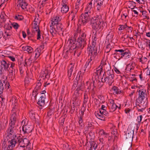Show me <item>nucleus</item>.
<instances>
[{
  "label": "nucleus",
  "instance_id": "1",
  "mask_svg": "<svg viewBox=\"0 0 150 150\" xmlns=\"http://www.w3.org/2000/svg\"><path fill=\"white\" fill-rule=\"evenodd\" d=\"M88 38L87 32L86 31L81 32L76 40V35H75L73 38L69 39V46L70 47L67 52L73 53L74 56L76 54L79 57L81 54L82 50L86 44V41Z\"/></svg>",
  "mask_w": 150,
  "mask_h": 150
},
{
  "label": "nucleus",
  "instance_id": "2",
  "mask_svg": "<svg viewBox=\"0 0 150 150\" xmlns=\"http://www.w3.org/2000/svg\"><path fill=\"white\" fill-rule=\"evenodd\" d=\"M103 24V22L100 15H97L96 17L93 18L91 22L93 33H94V31H101L104 28Z\"/></svg>",
  "mask_w": 150,
  "mask_h": 150
},
{
  "label": "nucleus",
  "instance_id": "3",
  "mask_svg": "<svg viewBox=\"0 0 150 150\" xmlns=\"http://www.w3.org/2000/svg\"><path fill=\"white\" fill-rule=\"evenodd\" d=\"M17 142L18 144V145L20 147H26L27 150H30L31 149V148L30 146L31 144L29 140L26 138L24 139H22L21 137L19 136L17 137Z\"/></svg>",
  "mask_w": 150,
  "mask_h": 150
},
{
  "label": "nucleus",
  "instance_id": "4",
  "mask_svg": "<svg viewBox=\"0 0 150 150\" xmlns=\"http://www.w3.org/2000/svg\"><path fill=\"white\" fill-rule=\"evenodd\" d=\"M114 74L112 72L108 74H103L101 78V81L103 83H106L109 86H110L114 81Z\"/></svg>",
  "mask_w": 150,
  "mask_h": 150
},
{
  "label": "nucleus",
  "instance_id": "5",
  "mask_svg": "<svg viewBox=\"0 0 150 150\" xmlns=\"http://www.w3.org/2000/svg\"><path fill=\"white\" fill-rule=\"evenodd\" d=\"M96 45V42L95 41H93L92 45L90 46L89 48V54H91L92 58H94L95 56H97L99 52V50H98Z\"/></svg>",
  "mask_w": 150,
  "mask_h": 150
},
{
  "label": "nucleus",
  "instance_id": "6",
  "mask_svg": "<svg viewBox=\"0 0 150 150\" xmlns=\"http://www.w3.org/2000/svg\"><path fill=\"white\" fill-rule=\"evenodd\" d=\"M134 126H131L129 127L126 133V138L127 142H132L134 134Z\"/></svg>",
  "mask_w": 150,
  "mask_h": 150
},
{
  "label": "nucleus",
  "instance_id": "7",
  "mask_svg": "<svg viewBox=\"0 0 150 150\" xmlns=\"http://www.w3.org/2000/svg\"><path fill=\"white\" fill-rule=\"evenodd\" d=\"M101 66H102V68L104 69L105 71L103 74H108L112 73H114L113 71L112 70H111V68L109 63L106 60L104 61L102 60L101 64Z\"/></svg>",
  "mask_w": 150,
  "mask_h": 150
},
{
  "label": "nucleus",
  "instance_id": "8",
  "mask_svg": "<svg viewBox=\"0 0 150 150\" xmlns=\"http://www.w3.org/2000/svg\"><path fill=\"white\" fill-rule=\"evenodd\" d=\"M88 10H86L84 13H82L79 17V21L82 23L83 25H85L89 21V13H90Z\"/></svg>",
  "mask_w": 150,
  "mask_h": 150
},
{
  "label": "nucleus",
  "instance_id": "9",
  "mask_svg": "<svg viewBox=\"0 0 150 150\" xmlns=\"http://www.w3.org/2000/svg\"><path fill=\"white\" fill-rule=\"evenodd\" d=\"M139 97L136 100V102L139 103H141L142 101L145 98L147 95L146 91L145 89H143L139 90L138 91Z\"/></svg>",
  "mask_w": 150,
  "mask_h": 150
},
{
  "label": "nucleus",
  "instance_id": "10",
  "mask_svg": "<svg viewBox=\"0 0 150 150\" xmlns=\"http://www.w3.org/2000/svg\"><path fill=\"white\" fill-rule=\"evenodd\" d=\"M9 83L5 80H0V94H2L3 92L9 88Z\"/></svg>",
  "mask_w": 150,
  "mask_h": 150
},
{
  "label": "nucleus",
  "instance_id": "11",
  "mask_svg": "<svg viewBox=\"0 0 150 150\" xmlns=\"http://www.w3.org/2000/svg\"><path fill=\"white\" fill-rule=\"evenodd\" d=\"M11 140H8L6 142L8 150H13L16 144L18 143L17 138L13 139H9Z\"/></svg>",
  "mask_w": 150,
  "mask_h": 150
},
{
  "label": "nucleus",
  "instance_id": "12",
  "mask_svg": "<svg viewBox=\"0 0 150 150\" xmlns=\"http://www.w3.org/2000/svg\"><path fill=\"white\" fill-rule=\"evenodd\" d=\"M16 132L13 131H10L9 130H7L4 135V141L5 142H7L9 139H13L17 138Z\"/></svg>",
  "mask_w": 150,
  "mask_h": 150
},
{
  "label": "nucleus",
  "instance_id": "13",
  "mask_svg": "<svg viewBox=\"0 0 150 150\" xmlns=\"http://www.w3.org/2000/svg\"><path fill=\"white\" fill-rule=\"evenodd\" d=\"M15 63L11 62L10 67L6 71H8V75L11 76V79L13 80L15 75L16 69Z\"/></svg>",
  "mask_w": 150,
  "mask_h": 150
},
{
  "label": "nucleus",
  "instance_id": "14",
  "mask_svg": "<svg viewBox=\"0 0 150 150\" xmlns=\"http://www.w3.org/2000/svg\"><path fill=\"white\" fill-rule=\"evenodd\" d=\"M90 56V59H88V61L86 62V64L84 66L85 69H84V72H83V73H84L86 70L88 71L91 67V65L93 64V60L97 56L94 57V58H92L91 54H89Z\"/></svg>",
  "mask_w": 150,
  "mask_h": 150
},
{
  "label": "nucleus",
  "instance_id": "15",
  "mask_svg": "<svg viewBox=\"0 0 150 150\" xmlns=\"http://www.w3.org/2000/svg\"><path fill=\"white\" fill-rule=\"evenodd\" d=\"M125 49L116 50H115V52L114 55V57L118 60L123 57V54H124Z\"/></svg>",
  "mask_w": 150,
  "mask_h": 150
},
{
  "label": "nucleus",
  "instance_id": "16",
  "mask_svg": "<svg viewBox=\"0 0 150 150\" xmlns=\"http://www.w3.org/2000/svg\"><path fill=\"white\" fill-rule=\"evenodd\" d=\"M52 26H53L54 27V28H56V30L57 33H58L61 34V33L62 34H63L64 29L63 28V26L61 23H54Z\"/></svg>",
  "mask_w": 150,
  "mask_h": 150
},
{
  "label": "nucleus",
  "instance_id": "17",
  "mask_svg": "<svg viewBox=\"0 0 150 150\" xmlns=\"http://www.w3.org/2000/svg\"><path fill=\"white\" fill-rule=\"evenodd\" d=\"M11 62H10L6 59L0 60V64L3 67L5 71H6L10 67Z\"/></svg>",
  "mask_w": 150,
  "mask_h": 150
},
{
  "label": "nucleus",
  "instance_id": "18",
  "mask_svg": "<svg viewBox=\"0 0 150 150\" xmlns=\"http://www.w3.org/2000/svg\"><path fill=\"white\" fill-rule=\"evenodd\" d=\"M34 21V22L32 24V28L35 30V31L37 32V39L39 40L40 38V31L38 26L37 25V22L35 20Z\"/></svg>",
  "mask_w": 150,
  "mask_h": 150
},
{
  "label": "nucleus",
  "instance_id": "19",
  "mask_svg": "<svg viewBox=\"0 0 150 150\" xmlns=\"http://www.w3.org/2000/svg\"><path fill=\"white\" fill-rule=\"evenodd\" d=\"M109 101L110 105L109 106L110 112H113L114 111L116 110L117 108H118L119 109H120V107H118V106L115 103L114 100L110 99Z\"/></svg>",
  "mask_w": 150,
  "mask_h": 150
},
{
  "label": "nucleus",
  "instance_id": "20",
  "mask_svg": "<svg viewBox=\"0 0 150 150\" xmlns=\"http://www.w3.org/2000/svg\"><path fill=\"white\" fill-rule=\"evenodd\" d=\"M46 95L45 94H43L39 98L38 101L37 103L39 106L43 107L45 104V99H46Z\"/></svg>",
  "mask_w": 150,
  "mask_h": 150
},
{
  "label": "nucleus",
  "instance_id": "21",
  "mask_svg": "<svg viewBox=\"0 0 150 150\" xmlns=\"http://www.w3.org/2000/svg\"><path fill=\"white\" fill-rule=\"evenodd\" d=\"M26 0H18L17 2V6L21 7L23 9L27 8L28 4L25 1Z\"/></svg>",
  "mask_w": 150,
  "mask_h": 150
},
{
  "label": "nucleus",
  "instance_id": "22",
  "mask_svg": "<svg viewBox=\"0 0 150 150\" xmlns=\"http://www.w3.org/2000/svg\"><path fill=\"white\" fill-rule=\"evenodd\" d=\"M14 102H12V104H13V108L12 110V113L16 114L19 115V110L17 105V100L15 99L14 101Z\"/></svg>",
  "mask_w": 150,
  "mask_h": 150
},
{
  "label": "nucleus",
  "instance_id": "23",
  "mask_svg": "<svg viewBox=\"0 0 150 150\" xmlns=\"http://www.w3.org/2000/svg\"><path fill=\"white\" fill-rule=\"evenodd\" d=\"M74 68V64L71 63L70 64L68 68V76L69 79H71V77L72 75V72L73 69Z\"/></svg>",
  "mask_w": 150,
  "mask_h": 150
},
{
  "label": "nucleus",
  "instance_id": "24",
  "mask_svg": "<svg viewBox=\"0 0 150 150\" xmlns=\"http://www.w3.org/2000/svg\"><path fill=\"white\" fill-rule=\"evenodd\" d=\"M22 130L24 134H28L31 133L32 131L33 128L31 126L29 125L25 126L22 127Z\"/></svg>",
  "mask_w": 150,
  "mask_h": 150
},
{
  "label": "nucleus",
  "instance_id": "25",
  "mask_svg": "<svg viewBox=\"0 0 150 150\" xmlns=\"http://www.w3.org/2000/svg\"><path fill=\"white\" fill-rule=\"evenodd\" d=\"M18 118L19 115L12 113L10 120V122L15 124Z\"/></svg>",
  "mask_w": 150,
  "mask_h": 150
},
{
  "label": "nucleus",
  "instance_id": "26",
  "mask_svg": "<svg viewBox=\"0 0 150 150\" xmlns=\"http://www.w3.org/2000/svg\"><path fill=\"white\" fill-rule=\"evenodd\" d=\"M7 130L17 132V127L15 125V123L10 122Z\"/></svg>",
  "mask_w": 150,
  "mask_h": 150
},
{
  "label": "nucleus",
  "instance_id": "27",
  "mask_svg": "<svg viewBox=\"0 0 150 150\" xmlns=\"http://www.w3.org/2000/svg\"><path fill=\"white\" fill-rule=\"evenodd\" d=\"M89 93L86 91L83 94V107H86V104L88 99Z\"/></svg>",
  "mask_w": 150,
  "mask_h": 150
},
{
  "label": "nucleus",
  "instance_id": "28",
  "mask_svg": "<svg viewBox=\"0 0 150 150\" xmlns=\"http://www.w3.org/2000/svg\"><path fill=\"white\" fill-rule=\"evenodd\" d=\"M61 20V17L60 16H56L54 17L52 19L51 21L52 25H53L54 23H60V21Z\"/></svg>",
  "mask_w": 150,
  "mask_h": 150
},
{
  "label": "nucleus",
  "instance_id": "29",
  "mask_svg": "<svg viewBox=\"0 0 150 150\" xmlns=\"http://www.w3.org/2000/svg\"><path fill=\"white\" fill-rule=\"evenodd\" d=\"M23 50L27 52L28 53H31L33 52V48L30 46H26L22 47Z\"/></svg>",
  "mask_w": 150,
  "mask_h": 150
},
{
  "label": "nucleus",
  "instance_id": "30",
  "mask_svg": "<svg viewBox=\"0 0 150 150\" xmlns=\"http://www.w3.org/2000/svg\"><path fill=\"white\" fill-rule=\"evenodd\" d=\"M131 54L130 51L128 49H125L124 54L123 57H125V59L128 58L130 57Z\"/></svg>",
  "mask_w": 150,
  "mask_h": 150
},
{
  "label": "nucleus",
  "instance_id": "31",
  "mask_svg": "<svg viewBox=\"0 0 150 150\" xmlns=\"http://www.w3.org/2000/svg\"><path fill=\"white\" fill-rule=\"evenodd\" d=\"M77 12V10H73L69 14V18H71L72 21L74 20Z\"/></svg>",
  "mask_w": 150,
  "mask_h": 150
},
{
  "label": "nucleus",
  "instance_id": "32",
  "mask_svg": "<svg viewBox=\"0 0 150 150\" xmlns=\"http://www.w3.org/2000/svg\"><path fill=\"white\" fill-rule=\"evenodd\" d=\"M103 70L102 66H101V64H100L99 67L96 69V71L95 74L97 76H99L101 75V72H103Z\"/></svg>",
  "mask_w": 150,
  "mask_h": 150
},
{
  "label": "nucleus",
  "instance_id": "33",
  "mask_svg": "<svg viewBox=\"0 0 150 150\" xmlns=\"http://www.w3.org/2000/svg\"><path fill=\"white\" fill-rule=\"evenodd\" d=\"M32 63V61L31 59V58H26L25 60V66H30Z\"/></svg>",
  "mask_w": 150,
  "mask_h": 150
},
{
  "label": "nucleus",
  "instance_id": "34",
  "mask_svg": "<svg viewBox=\"0 0 150 150\" xmlns=\"http://www.w3.org/2000/svg\"><path fill=\"white\" fill-rule=\"evenodd\" d=\"M95 115L96 117L98 119L102 120H105V116L102 114L99 113L98 112H95Z\"/></svg>",
  "mask_w": 150,
  "mask_h": 150
},
{
  "label": "nucleus",
  "instance_id": "35",
  "mask_svg": "<svg viewBox=\"0 0 150 150\" xmlns=\"http://www.w3.org/2000/svg\"><path fill=\"white\" fill-rule=\"evenodd\" d=\"M4 28L6 30L10 31L12 28L11 24L10 23H6L4 26Z\"/></svg>",
  "mask_w": 150,
  "mask_h": 150
},
{
  "label": "nucleus",
  "instance_id": "36",
  "mask_svg": "<svg viewBox=\"0 0 150 150\" xmlns=\"http://www.w3.org/2000/svg\"><path fill=\"white\" fill-rule=\"evenodd\" d=\"M112 90L114 91L113 93L114 94H119L121 93V91L116 86H114L112 88Z\"/></svg>",
  "mask_w": 150,
  "mask_h": 150
},
{
  "label": "nucleus",
  "instance_id": "37",
  "mask_svg": "<svg viewBox=\"0 0 150 150\" xmlns=\"http://www.w3.org/2000/svg\"><path fill=\"white\" fill-rule=\"evenodd\" d=\"M7 17L5 14L3 13H1L0 15L1 20L0 21L1 23H5L6 20V18Z\"/></svg>",
  "mask_w": 150,
  "mask_h": 150
},
{
  "label": "nucleus",
  "instance_id": "38",
  "mask_svg": "<svg viewBox=\"0 0 150 150\" xmlns=\"http://www.w3.org/2000/svg\"><path fill=\"white\" fill-rule=\"evenodd\" d=\"M83 117H79L78 122L80 126V127L81 129H83L84 127L83 122L82 120Z\"/></svg>",
  "mask_w": 150,
  "mask_h": 150
},
{
  "label": "nucleus",
  "instance_id": "39",
  "mask_svg": "<svg viewBox=\"0 0 150 150\" xmlns=\"http://www.w3.org/2000/svg\"><path fill=\"white\" fill-rule=\"evenodd\" d=\"M41 85V83L40 81H38L36 83V86L34 90L38 92V90L40 89Z\"/></svg>",
  "mask_w": 150,
  "mask_h": 150
},
{
  "label": "nucleus",
  "instance_id": "40",
  "mask_svg": "<svg viewBox=\"0 0 150 150\" xmlns=\"http://www.w3.org/2000/svg\"><path fill=\"white\" fill-rule=\"evenodd\" d=\"M41 50L40 49L37 48L36 49L35 51L34 52V53L35 54V57L38 58L40 55V52Z\"/></svg>",
  "mask_w": 150,
  "mask_h": 150
},
{
  "label": "nucleus",
  "instance_id": "41",
  "mask_svg": "<svg viewBox=\"0 0 150 150\" xmlns=\"http://www.w3.org/2000/svg\"><path fill=\"white\" fill-rule=\"evenodd\" d=\"M69 10V7L67 5H64V6H62L61 11L62 13H66L68 12Z\"/></svg>",
  "mask_w": 150,
  "mask_h": 150
},
{
  "label": "nucleus",
  "instance_id": "42",
  "mask_svg": "<svg viewBox=\"0 0 150 150\" xmlns=\"http://www.w3.org/2000/svg\"><path fill=\"white\" fill-rule=\"evenodd\" d=\"M38 94V92L34 90L32 92L31 98L32 100H35L36 99L37 96Z\"/></svg>",
  "mask_w": 150,
  "mask_h": 150
},
{
  "label": "nucleus",
  "instance_id": "43",
  "mask_svg": "<svg viewBox=\"0 0 150 150\" xmlns=\"http://www.w3.org/2000/svg\"><path fill=\"white\" fill-rule=\"evenodd\" d=\"M90 143L91 148H92L93 149L96 150V148L97 146V144L96 142L94 141H91L90 142Z\"/></svg>",
  "mask_w": 150,
  "mask_h": 150
},
{
  "label": "nucleus",
  "instance_id": "44",
  "mask_svg": "<svg viewBox=\"0 0 150 150\" xmlns=\"http://www.w3.org/2000/svg\"><path fill=\"white\" fill-rule=\"evenodd\" d=\"M128 7L132 9H133L136 6V3L134 1H129Z\"/></svg>",
  "mask_w": 150,
  "mask_h": 150
},
{
  "label": "nucleus",
  "instance_id": "45",
  "mask_svg": "<svg viewBox=\"0 0 150 150\" xmlns=\"http://www.w3.org/2000/svg\"><path fill=\"white\" fill-rule=\"evenodd\" d=\"M50 32L52 34V35L54 34H55L56 33H57V31L56 30V28H54V27H53V26H50Z\"/></svg>",
  "mask_w": 150,
  "mask_h": 150
},
{
  "label": "nucleus",
  "instance_id": "46",
  "mask_svg": "<svg viewBox=\"0 0 150 150\" xmlns=\"http://www.w3.org/2000/svg\"><path fill=\"white\" fill-rule=\"evenodd\" d=\"M15 19L18 20L19 21H21L24 19V18L23 16L21 15H18L16 16L15 17Z\"/></svg>",
  "mask_w": 150,
  "mask_h": 150
},
{
  "label": "nucleus",
  "instance_id": "47",
  "mask_svg": "<svg viewBox=\"0 0 150 150\" xmlns=\"http://www.w3.org/2000/svg\"><path fill=\"white\" fill-rule=\"evenodd\" d=\"M82 107L81 110L80 114L79 117H83L84 113V112L85 110V107Z\"/></svg>",
  "mask_w": 150,
  "mask_h": 150
},
{
  "label": "nucleus",
  "instance_id": "48",
  "mask_svg": "<svg viewBox=\"0 0 150 150\" xmlns=\"http://www.w3.org/2000/svg\"><path fill=\"white\" fill-rule=\"evenodd\" d=\"M1 150H8L6 142L4 141L3 143Z\"/></svg>",
  "mask_w": 150,
  "mask_h": 150
},
{
  "label": "nucleus",
  "instance_id": "49",
  "mask_svg": "<svg viewBox=\"0 0 150 150\" xmlns=\"http://www.w3.org/2000/svg\"><path fill=\"white\" fill-rule=\"evenodd\" d=\"M132 67L133 66L131 64H129L127 65L126 68V71H130L132 68Z\"/></svg>",
  "mask_w": 150,
  "mask_h": 150
},
{
  "label": "nucleus",
  "instance_id": "50",
  "mask_svg": "<svg viewBox=\"0 0 150 150\" xmlns=\"http://www.w3.org/2000/svg\"><path fill=\"white\" fill-rule=\"evenodd\" d=\"M120 27L118 28V30H121L125 29H126L127 28V27H128V26L126 25V24L125 25H120Z\"/></svg>",
  "mask_w": 150,
  "mask_h": 150
},
{
  "label": "nucleus",
  "instance_id": "51",
  "mask_svg": "<svg viewBox=\"0 0 150 150\" xmlns=\"http://www.w3.org/2000/svg\"><path fill=\"white\" fill-rule=\"evenodd\" d=\"M48 76V74H46L44 71L42 72L41 73V74L40 75V76L41 78H43V79H45V78H47V76Z\"/></svg>",
  "mask_w": 150,
  "mask_h": 150
},
{
  "label": "nucleus",
  "instance_id": "52",
  "mask_svg": "<svg viewBox=\"0 0 150 150\" xmlns=\"http://www.w3.org/2000/svg\"><path fill=\"white\" fill-rule=\"evenodd\" d=\"M11 25H12L13 28L16 29H18L19 27V25L18 24L16 23H13L11 24Z\"/></svg>",
  "mask_w": 150,
  "mask_h": 150
},
{
  "label": "nucleus",
  "instance_id": "53",
  "mask_svg": "<svg viewBox=\"0 0 150 150\" xmlns=\"http://www.w3.org/2000/svg\"><path fill=\"white\" fill-rule=\"evenodd\" d=\"M79 91L75 90L74 93V96H75L76 99L78 98L79 96Z\"/></svg>",
  "mask_w": 150,
  "mask_h": 150
},
{
  "label": "nucleus",
  "instance_id": "54",
  "mask_svg": "<svg viewBox=\"0 0 150 150\" xmlns=\"http://www.w3.org/2000/svg\"><path fill=\"white\" fill-rule=\"evenodd\" d=\"M5 33L7 37L11 36L12 35V33L10 31L6 30Z\"/></svg>",
  "mask_w": 150,
  "mask_h": 150
},
{
  "label": "nucleus",
  "instance_id": "55",
  "mask_svg": "<svg viewBox=\"0 0 150 150\" xmlns=\"http://www.w3.org/2000/svg\"><path fill=\"white\" fill-rule=\"evenodd\" d=\"M4 69L0 64V75L1 76L4 74Z\"/></svg>",
  "mask_w": 150,
  "mask_h": 150
},
{
  "label": "nucleus",
  "instance_id": "56",
  "mask_svg": "<svg viewBox=\"0 0 150 150\" xmlns=\"http://www.w3.org/2000/svg\"><path fill=\"white\" fill-rule=\"evenodd\" d=\"M91 93V96H92V97L93 98L94 95L96 93V87H93V88L92 89Z\"/></svg>",
  "mask_w": 150,
  "mask_h": 150
},
{
  "label": "nucleus",
  "instance_id": "57",
  "mask_svg": "<svg viewBox=\"0 0 150 150\" xmlns=\"http://www.w3.org/2000/svg\"><path fill=\"white\" fill-rule=\"evenodd\" d=\"M97 3V5H102L103 4L104 0H96Z\"/></svg>",
  "mask_w": 150,
  "mask_h": 150
},
{
  "label": "nucleus",
  "instance_id": "58",
  "mask_svg": "<svg viewBox=\"0 0 150 150\" xmlns=\"http://www.w3.org/2000/svg\"><path fill=\"white\" fill-rule=\"evenodd\" d=\"M29 115L32 119L34 120L35 119V115L34 114L30 112L29 113Z\"/></svg>",
  "mask_w": 150,
  "mask_h": 150
},
{
  "label": "nucleus",
  "instance_id": "59",
  "mask_svg": "<svg viewBox=\"0 0 150 150\" xmlns=\"http://www.w3.org/2000/svg\"><path fill=\"white\" fill-rule=\"evenodd\" d=\"M113 35L109 33V34L107 35L106 38H107L108 39L111 40L113 38Z\"/></svg>",
  "mask_w": 150,
  "mask_h": 150
},
{
  "label": "nucleus",
  "instance_id": "60",
  "mask_svg": "<svg viewBox=\"0 0 150 150\" xmlns=\"http://www.w3.org/2000/svg\"><path fill=\"white\" fill-rule=\"evenodd\" d=\"M143 117L142 115L139 116L137 117V120L138 121L139 124H140V123L141 122Z\"/></svg>",
  "mask_w": 150,
  "mask_h": 150
},
{
  "label": "nucleus",
  "instance_id": "61",
  "mask_svg": "<svg viewBox=\"0 0 150 150\" xmlns=\"http://www.w3.org/2000/svg\"><path fill=\"white\" fill-rule=\"evenodd\" d=\"M92 3L91 1L89 3V5L86 8V10H88V11H89L91 9V8H92Z\"/></svg>",
  "mask_w": 150,
  "mask_h": 150
},
{
  "label": "nucleus",
  "instance_id": "62",
  "mask_svg": "<svg viewBox=\"0 0 150 150\" xmlns=\"http://www.w3.org/2000/svg\"><path fill=\"white\" fill-rule=\"evenodd\" d=\"M102 113L104 116H105L108 117L109 116V114L106 110L104 111H103L102 112Z\"/></svg>",
  "mask_w": 150,
  "mask_h": 150
},
{
  "label": "nucleus",
  "instance_id": "63",
  "mask_svg": "<svg viewBox=\"0 0 150 150\" xmlns=\"http://www.w3.org/2000/svg\"><path fill=\"white\" fill-rule=\"evenodd\" d=\"M136 108L139 112H142L145 109V108H139L138 107H136Z\"/></svg>",
  "mask_w": 150,
  "mask_h": 150
},
{
  "label": "nucleus",
  "instance_id": "64",
  "mask_svg": "<svg viewBox=\"0 0 150 150\" xmlns=\"http://www.w3.org/2000/svg\"><path fill=\"white\" fill-rule=\"evenodd\" d=\"M146 47H148L149 49L150 50V40L149 41L146 42Z\"/></svg>",
  "mask_w": 150,
  "mask_h": 150
}]
</instances>
